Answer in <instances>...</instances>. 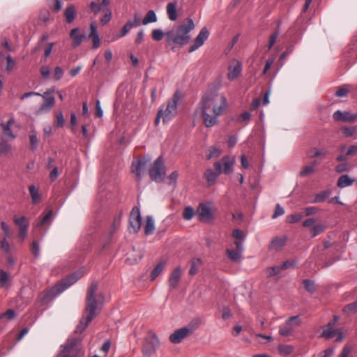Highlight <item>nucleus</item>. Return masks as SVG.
I'll use <instances>...</instances> for the list:
<instances>
[{"label": "nucleus", "instance_id": "1", "mask_svg": "<svg viewBox=\"0 0 357 357\" xmlns=\"http://www.w3.org/2000/svg\"><path fill=\"white\" fill-rule=\"evenodd\" d=\"M201 105L204 125L212 127L227 108V100L223 94L218 92V89H210L202 97Z\"/></svg>", "mask_w": 357, "mask_h": 357}, {"label": "nucleus", "instance_id": "2", "mask_svg": "<svg viewBox=\"0 0 357 357\" xmlns=\"http://www.w3.org/2000/svg\"><path fill=\"white\" fill-rule=\"evenodd\" d=\"M98 287V282L94 281L91 282L88 288L84 312L76 327L75 333L84 332L93 318L100 312V309L98 305V301L102 296L100 294L96 295Z\"/></svg>", "mask_w": 357, "mask_h": 357}, {"label": "nucleus", "instance_id": "3", "mask_svg": "<svg viewBox=\"0 0 357 357\" xmlns=\"http://www.w3.org/2000/svg\"><path fill=\"white\" fill-rule=\"evenodd\" d=\"M195 28V24L191 18H188L187 24L175 26L170 31L165 32V42L167 46L171 47L173 52L178 48L188 44L190 39V32Z\"/></svg>", "mask_w": 357, "mask_h": 357}, {"label": "nucleus", "instance_id": "4", "mask_svg": "<svg viewBox=\"0 0 357 357\" xmlns=\"http://www.w3.org/2000/svg\"><path fill=\"white\" fill-rule=\"evenodd\" d=\"M81 339L71 338L69 339L63 349L60 351L58 357H83L84 350L80 346Z\"/></svg>", "mask_w": 357, "mask_h": 357}, {"label": "nucleus", "instance_id": "5", "mask_svg": "<svg viewBox=\"0 0 357 357\" xmlns=\"http://www.w3.org/2000/svg\"><path fill=\"white\" fill-rule=\"evenodd\" d=\"M199 321L197 320L188 324L186 326L176 330L169 336V340L173 344H178L185 338L192 334L193 332L199 327Z\"/></svg>", "mask_w": 357, "mask_h": 357}, {"label": "nucleus", "instance_id": "6", "mask_svg": "<svg viewBox=\"0 0 357 357\" xmlns=\"http://www.w3.org/2000/svg\"><path fill=\"white\" fill-rule=\"evenodd\" d=\"M180 99V95L176 92L172 98L168 101L165 109H160L158 112L160 116H163V123L172 120L177 114L178 102Z\"/></svg>", "mask_w": 357, "mask_h": 357}, {"label": "nucleus", "instance_id": "7", "mask_svg": "<svg viewBox=\"0 0 357 357\" xmlns=\"http://www.w3.org/2000/svg\"><path fill=\"white\" fill-rule=\"evenodd\" d=\"M235 159L228 155L224 156L220 161L213 164L215 170L219 173L229 175L234 172Z\"/></svg>", "mask_w": 357, "mask_h": 357}, {"label": "nucleus", "instance_id": "8", "mask_svg": "<svg viewBox=\"0 0 357 357\" xmlns=\"http://www.w3.org/2000/svg\"><path fill=\"white\" fill-rule=\"evenodd\" d=\"M165 175V167L161 156L154 162L153 166L149 170V176L152 181L160 182Z\"/></svg>", "mask_w": 357, "mask_h": 357}, {"label": "nucleus", "instance_id": "9", "mask_svg": "<svg viewBox=\"0 0 357 357\" xmlns=\"http://www.w3.org/2000/svg\"><path fill=\"white\" fill-rule=\"evenodd\" d=\"M160 345V341L157 335L154 333L149 335L145 340V343L142 348L143 354L149 357L154 354Z\"/></svg>", "mask_w": 357, "mask_h": 357}, {"label": "nucleus", "instance_id": "10", "mask_svg": "<svg viewBox=\"0 0 357 357\" xmlns=\"http://www.w3.org/2000/svg\"><path fill=\"white\" fill-rule=\"evenodd\" d=\"M141 214L139 208L137 206L133 207L130 215V231L137 233L141 228Z\"/></svg>", "mask_w": 357, "mask_h": 357}, {"label": "nucleus", "instance_id": "11", "mask_svg": "<svg viewBox=\"0 0 357 357\" xmlns=\"http://www.w3.org/2000/svg\"><path fill=\"white\" fill-rule=\"evenodd\" d=\"M197 215L198 219L204 222H211L214 220V216L208 204H199L197 210Z\"/></svg>", "mask_w": 357, "mask_h": 357}, {"label": "nucleus", "instance_id": "12", "mask_svg": "<svg viewBox=\"0 0 357 357\" xmlns=\"http://www.w3.org/2000/svg\"><path fill=\"white\" fill-rule=\"evenodd\" d=\"M148 161L145 159L139 158L133 161L131 166V172L135 175L137 180L139 182L146 169Z\"/></svg>", "mask_w": 357, "mask_h": 357}, {"label": "nucleus", "instance_id": "13", "mask_svg": "<svg viewBox=\"0 0 357 357\" xmlns=\"http://www.w3.org/2000/svg\"><path fill=\"white\" fill-rule=\"evenodd\" d=\"M166 9L168 17L172 21H176L183 13V6L179 1H169Z\"/></svg>", "mask_w": 357, "mask_h": 357}, {"label": "nucleus", "instance_id": "14", "mask_svg": "<svg viewBox=\"0 0 357 357\" xmlns=\"http://www.w3.org/2000/svg\"><path fill=\"white\" fill-rule=\"evenodd\" d=\"M209 36V32L206 27H203L198 36L196 37L193 45L189 47V52H192L201 47L205 40H207Z\"/></svg>", "mask_w": 357, "mask_h": 357}, {"label": "nucleus", "instance_id": "15", "mask_svg": "<svg viewBox=\"0 0 357 357\" xmlns=\"http://www.w3.org/2000/svg\"><path fill=\"white\" fill-rule=\"evenodd\" d=\"M209 36V32L206 27H203L198 36L196 37L193 45L189 47V52H192L201 47L205 40H207Z\"/></svg>", "mask_w": 357, "mask_h": 357}, {"label": "nucleus", "instance_id": "16", "mask_svg": "<svg viewBox=\"0 0 357 357\" xmlns=\"http://www.w3.org/2000/svg\"><path fill=\"white\" fill-rule=\"evenodd\" d=\"M333 117L335 121L353 123L357 119V115L349 112L337 110L333 113Z\"/></svg>", "mask_w": 357, "mask_h": 357}, {"label": "nucleus", "instance_id": "17", "mask_svg": "<svg viewBox=\"0 0 357 357\" xmlns=\"http://www.w3.org/2000/svg\"><path fill=\"white\" fill-rule=\"evenodd\" d=\"M227 77L229 80L233 81L236 79L241 73L242 65L238 61H235L233 65L229 66Z\"/></svg>", "mask_w": 357, "mask_h": 357}, {"label": "nucleus", "instance_id": "18", "mask_svg": "<svg viewBox=\"0 0 357 357\" xmlns=\"http://www.w3.org/2000/svg\"><path fill=\"white\" fill-rule=\"evenodd\" d=\"M181 277V267L176 268L171 273L169 278V285L172 289H175Z\"/></svg>", "mask_w": 357, "mask_h": 357}, {"label": "nucleus", "instance_id": "19", "mask_svg": "<svg viewBox=\"0 0 357 357\" xmlns=\"http://www.w3.org/2000/svg\"><path fill=\"white\" fill-rule=\"evenodd\" d=\"M221 174L219 173V171L215 170V169H208L204 172V176L206 179L208 185H212L215 182L219 175Z\"/></svg>", "mask_w": 357, "mask_h": 357}, {"label": "nucleus", "instance_id": "20", "mask_svg": "<svg viewBox=\"0 0 357 357\" xmlns=\"http://www.w3.org/2000/svg\"><path fill=\"white\" fill-rule=\"evenodd\" d=\"M109 1H98V3H96L91 1L90 9L95 15H97L101 11L104 12L109 8Z\"/></svg>", "mask_w": 357, "mask_h": 357}, {"label": "nucleus", "instance_id": "21", "mask_svg": "<svg viewBox=\"0 0 357 357\" xmlns=\"http://www.w3.org/2000/svg\"><path fill=\"white\" fill-rule=\"evenodd\" d=\"M82 277V275L80 273H75L71 275H70L65 281L61 284V291H63L68 287H69L70 285L76 282L80 278Z\"/></svg>", "mask_w": 357, "mask_h": 357}, {"label": "nucleus", "instance_id": "22", "mask_svg": "<svg viewBox=\"0 0 357 357\" xmlns=\"http://www.w3.org/2000/svg\"><path fill=\"white\" fill-rule=\"evenodd\" d=\"M144 253L141 250H135V248H132V251L128 253L127 261L130 262V264L137 263L139 260H140L143 257Z\"/></svg>", "mask_w": 357, "mask_h": 357}, {"label": "nucleus", "instance_id": "23", "mask_svg": "<svg viewBox=\"0 0 357 357\" xmlns=\"http://www.w3.org/2000/svg\"><path fill=\"white\" fill-rule=\"evenodd\" d=\"M78 32H79V29L75 28L71 30L70 33V36L73 40V46L74 47L79 46L82 43L83 39L85 38L84 34H83V33L79 34Z\"/></svg>", "mask_w": 357, "mask_h": 357}, {"label": "nucleus", "instance_id": "24", "mask_svg": "<svg viewBox=\"0 0 357 357\" xmlns=\"http://www.w3.org/2000/svg\"><path fill=\"white\" fill-rule=\"evenodd\" d=\"M334 322H328L326 328L323 330L321 337L325 339H331L337 334V330L333 328Z\"/></svg>", "mask_w": 357, "mask_h": 357}, {"label": "nucleus", "instance_id": "25", "mask_svg": "<svg viewBox=\"0 0 357 357\" xmlns=\"http://www.w3.org/2000/svg\"><path fill=\"white\" fill-rule=\"evenodd\" d=\"M355 181V179L351 178L347 174L341 176L337 181V186L340 188H344L351 186Z\"/></svg>", "mask_w": 357, "mask_h": 357}, {"label": "nucleus", "instance_id": "26", "mask_svg": "<svg viewBox=\"0 0 357 357\" xmlns=\"http://www.w3.org/2000/svg\"><path fill=\"white\" fill-rule=\"evenodd\" d=\"M285 245V239L282 237H275L274 238L270 245L269 249L274 250H280L282 248V247Z\"/></svg>", "mask_w": 357, "mask_h": 357}, {"label": "nucleus", "instance_id": "27", "mask_svg": "<svg viewBox=\"0 0 357 357\" xmlns=\"http://www.w3.org/2000/svg\"><path fill=\"white\" fill-rule=\"evenodd\" d=\"M13 222L19 227V230L24 228L29 229V221L25 216H14Z\"/></svg>", "mask_w": 357, "mask_h": 357}, {"label": "nucleus", "instance_id": "28", "mask_svg": "<svg viewBox=\"0 0 357 357\" xmlns=\"http://www.w3.org/2000/svg\"><path fill=\"white\" fill-rule=\"evenodd\" d=\"M76 9L73 5H70L66 8L64 11V15L68 23H71L76 17Z\"/></svg>", "mask_w": 357, "mask_h": 357}, {"label": "nucleus", "instance_id": "29", "mask_svg": "<svg viewBox=\"0 0 357 357\" xmlns=\"http://www.w3.org/2000/svg\"><path fill=\"white\" fill-rule=\"evenodd\" d=\"M226 253L228 257L234 262L239 263L242 259V253L236 250L227 249Z\"/></svg>", "mask_w": 357, "mask_h": 357}, {"label": "nucleus", "instance_id": "30", "mask_svg": "<svg viewBox=\"0 0 357 357\" xmlns=\"http://www.w3.org/2000/svg\"><path fill=\"white\" fill-rule=\"evenodd\" d=\"M202 264V260L200 258H192L190 261V268L189 270V274L190 275H195L199 268V266Z\"/></svg>", "mask_w": 357, "mask_h": 357}, {"label": "nucleus", "instance_id": "31", "mask_svg": "<svg viewBox=\"0 0 357 357\" xmlns=\"http://www.w3.org/2000/svg\"><path fill=\"white\" fill-rule=\"evenodd\" d=\"M155 230V224L153 218L148 215L146 218V224L144 226V233L146 235H151Z\"/></svg>", "mask_w": 357, "mask_h": 357}, {"label": "nucleus", "instance_id": "32", "mask_svg": "<svg viewBox=\"0 0 357 357\" xmlns=\"http://www.w3.org/2000/svg\"><path fill=\"white\" fill-rule=\"evenodd\" d=\"M29 193L34 204H36L40 202L41 197L38 189L35 185H31L29 187Z\"/></svg>", "mask_w": 357, "mask_h": 357}, {"label": "nucleus", "instance_id": "33", "mask_svg": "<svg viewBox=\"0 0 357 357\" xmlns=\"http://www.w3.org/2000/svg\"><path fill=\"white\" fill-rule=\"evenodd\" d=\"M331 192L330 190H323L320 192L314 195V199L311 202L312 203H321L324 202L326 199H328Z\"/></svg>", "mask_w": 357, "mask_h": 357}, {"label": "nucleus", "instance_id": "34", "mask_svg": "<svg viewBox=\"0 0 357 357\" xmlns=\"http://www.w3.org/2000/svg\"><path fill=\"white\" fill-rule=\"evenodd\" d=\"M14 123V119L10 118L6 124L1 123V126L3 130V133L5 135L10 137L11 139L15 138V135L13 134L12 130L10 129V126Z\"/></svg>", "mask_w": 357, "mask_h": 357}, {"label": "nucleus", "instance_id": "35", "mask_svg": "<svg viewBox=\"0 0 357 357\" xmlns=\"http://www.w3.org/2000/svg\"><path fill=\"white\" fill-rule=\"evenodd\" d=\"M156 21L157 16L155 15V13L153 10H151L148 11V13L146 14L145 17L142 20V24L146 25L149 23L155 22Z\"/></svg>", "mask_w": 357, "mask_h": 357}, {"label": "nucleus", "instance_id": "36", "mask_svg": "<svg viewBox=\"0 0 357 357\" xmlns=\"http://www.w3.org/2000/svg\"><path fill=\"white\" fill-rule=\"evenodd\" d=\"M165 266V262L161 261L158 263L151 273V279L155 280L156 277L163 271Z\"/></svg>", "mask_w": 357, "mask_h": 357}, {"label": "nucleus", "instance_id": "37", "mask_svg": "<svg viewBox=\"0 0 357 357\" xmlns=\"http://www.w3.org/2000/svg\"><path fill=\"white\" fill-rule=\"evenodd\" d=\"M138 26V22L132 23V21H128L122 28L121 33L118 36L119 38L126 36L130 30Z\"/></svg>", "mask_w": 357, "mask_h": 357}, {"label": "nucleus", "instance_id": "38", "mask_svg": "<svg viewBox=\"0 0 357 357\" xmlns=\"http://www.w3.org/2000/svg\"><path fill=\"white\" fill-rule=\"evenodd\" d=\"M326 154V151L321 149H319L317 148L311 149L310 150L307 151V156L309 158H317L319 156L323 155Z\"/></svg>", "mask_w": 357, "mask_h": 357}, {"label": "nucleus", "instance_id": "39", "mask_svg": "<svg viewBox=\"0 0 357 357\" xmlns=\"http://www.w3.org/2000/svg\"><path fill=\"white\" fill-rule=\"evenodd\" d=\"M286 324L293 328L294 326H299L301 323V319L298 315L290 317L285 321Z\"/></svg>", "mask_w": 357, "mask_h": 357}, {"label": "nucleus", "instance_id": "40", "mask_svg": "<svg viewBox=\"0 0 357 357\" xmlns=\"http://www.w3.org/2000/svg\"><path fill=\"white\" fill-rule=\"evenodd\" d=\"M316 169H314L312 166H310V165L304 166L302 169L299 172V176L301 177H305L307 176L314 172H315Z\"/></svg>", "mask_w": 357, "mask_h": 357}, {"label": "nucleus", "instance_id": "41", "mask_svg": "<svg viewBox=\"0 0 357 357\" xmlns=\"http://www.w3.org/2000/svg\"><path fill=\"white\" fill-rule=\"evenodd\" d=\"M303 284L304 285L305 289L310 294L314 293L316 288H315V284L314 282L305 279L303 281Z\"/></svg>", "mask_w": 357, "mask_h": 357}, {"label": "nucleus", "instance_id": "42", "mask_svg": "<svg viewBox=\"0 0 357 357\" xmlns=\"http://www.w3.org/2000/svg\"><path fill=\"white\" fill-rule=\"evenodd\" d=\"M52 215V211L50 210L47 213V214L40 220H39L36 223V226L39 227H42L45 225H46V224H49L50 222Z\"/></svg>", "mask_w": 357, "mask_h": 357}, {"label": "nucleus", "instance_id": "43", "mask_svg": "<svg viewBox=\"0 0 357 357\" xmlns=\"http://www.w3.org/2000/svg\"><path fill=\"white\" fill-rule=\"evenodd\" d=\"M29 139L31 149L33 150L36 149L38 144V140L37 138V133L35 130L31 131L29 134Z\"/></svg>", "mask_w": 357, "mask_h": 357}, {"label": "nucleus", "instance_id": "44", "mask_svg": "<svg viewBox=\"0 0 357 357\" xmlns=\"http://www.w3.org/2000/svg\"><path fill=\"white\" fill-rule=\"evenodd\" d=\"M294 350V347L291 345L280 344L278 346V351L281 354L289 355Z\"/></svg>", "mask_w": 357, "mask_h": 357}, {"label": "nucleus", "instance_id": "45", "mask_svg": "<svg viewBox=\"0 0 357 357\" xmlns=\"http://www.w3.org/2000/svg\"><path fill=\"white\" fill-rule=\"evenodd\" d=\"M326 229V226L323 224H319L314 225L312 228V236L314 237L321 233H323Z\"/></svg>", "mask_w": 357, "mask_h": 357}, {"label": "nucleus", "instance_id": "46", "mask_svg": "<svg viewBox=\"0 0 357 357\" xmlns=\"http://www.w3.org/2000/svg\"><path fill=\"white\" fill-rule=\"evenodd\" d=\"M282 271L281 266H275L273 267L268 268L266 269V273L268 277H273L278 275Z\"/></svg>", "mask_w": 357, "mask_h": 357}, {"label": "nucleus", "instance_id": "47", "mask_svg": "<svg viewBox=\"0 0 357 357\" xmlns=\"http://www.w3.org/2000/svg\"><path fill=\"white\" fill-rule=\"evenodd\" d=\"M40 96H42L44 100L43 103L47 105L48 106H51L53 107V106L55 104V98L54 96L48 95V93H44Z\"/></svg>", "mask_w": 357, "mask_h": 357}, {"label": "nucleus", "instance_id": "48", "mask_svg": "<svg viewBox=\"0 0 357 357\" xmlns=\"http://www.w3.org/2000/svg\"><path fill=\"white\" fill-rule=\"evenodd\" d=\"M194 209L191 206H187L185 208L183 213V218L186 220H190L194 216Z\"/></svg>", "mask_w": 357, "mask_h": 357}, {"label": "nucleus", "instance_id": "49", "mask_svg": "<svg viewBox=\"0 0 357 357\" xmlns=\"http://www.w3.org/2000/svg\"><path fill=\"white\" fill-rule=\"evenodd\" d=\"M303 218V215H302L301 213L291 214V215H289L287 217V221L291 224L296 223V222H298Z\"/></svg>", "mask_w": 357, "mask_h": 357}, {"label": "nucleus", "instance_id": "50", "mask_svg": "<svg viewBox=\"0 0 357 357\" xmlns=\"http://www.w3.org/2000/svg\"><path fill=\"white\" fill-rule=\"evenodd\" d=\"M55 116H56V121H55L56 126L59 128L63 127V126L65 124V120L63 118V113L61 112H57L55 114Z\"/></svg>", "mask_w": 357, "mask_h": 357}, {"label": "nucleus", "instance_id": "51", "mask_svg": "<svg viewBox=\"0 0 357 357\" xmlns=\"http://www.w3.org/2000/svg\"><path fill=\"white\" fill-rule=\"evenodd\" d=\"M31 252L33 255L38 258L40 255V245L39 243L36 241H33L31 243Z\"/></svg>", "mask_w": 357, "mask_h": 357}, {"label": "nucleus", "instance_id": "52", "mask_svg": "<svg viewBox=\"0 0 357 357\" xmlns=\"http://www.w3.org/2000/svg\"><path fill=\"white\" fill-rule=\"evenodd\" d=\"M353 349L351 345L346 344L342 349L339 357H352L350 356L351 352Z\"/></svg>", "mask_w": 357, "mask_h": 357}, {"label": "nucleus", "instance_id": "53", "mask_svg": "<svg viewBox=\"0 0 357 357\" xmlns=\"http://www.w3.org/2000/svg\"><path fill=\"white\" fill-rule=\"evenodd\" d=\"M164 36H165V33H164L161 29H153L152 31V38L156 41L161 40Z\"/></svg>", "mask_w": 357, "mask_h": 357}, {"label": "nucleus", "instance_id": "54", "mask_svg": "<svg viewBox=\"0 0 357 357\" xmlns=\"http://www.w3.org/2000/svg\"><path fill=\"white\" fill-rule=\"evenodd\" d=\"M63 75V69L59 66H56L54 70L53 76H52L53 79L55 81H59L61 79Z\"/></svg>", "mask_w": 357, "mask_h": 357}, {"label": "nucleus", "instance_id": "55", "mask_svg": "<svg viewBox=\"0 0 357 357\" xmlns=\"http://www.w3.org/2000/svg\"><path fill=\"white\" fill-rule=\"evenodd\" d=\"M357 311V301L345 305L343 312L345 313L355 312Z\"/></svg>", "mask_w": 357, "mask_h": 357}, {"label": "nucleus", "instance_id": "56", "mask_svg": "<svg viewBox=\"0 0 357 357\" xmlns=\"http://www.w3.org/2000/svg\"><path fill=\"white\" fill-rule=\"evenodd\" d=\"M105 14L103 17L101 18L100 22L102 24H106L109 22L112 18V11L108 8L104 11Z\"/></svg>", "mask_w": 357, "mask_h": 357}, {"label": "nucleus", "instance_id": "57", "mask_svg": "<svg viewBox=\"0 0 357 357\" xmlns=\"http://www.w3.org/2000/svg\"><path fill=\"white\" fill-rule=\"evenodd\" d=\"M278 36H279V31H277L271 35L270 38H269L268 45V50H270L272 48L273 45L275 43Z\"/></svg>", "mask_w": 357, "mask_h": 357}, {"label": "nucleus", "instance_id": "58", "mask_svg": "<svg viewBox=\"0 0 357 357\" xmlns=\"http://www.w3.org/2000/svg\"><path fill=\"white\" fill-rule=\"evenodd\" d=\"M349 93V89L347 88V86L344 85L342 86H340L337 91L335 92V95L337 97H345Z\"/></svg>", "mask_w": 357, "mask_h": 357}, {"label": "nucleus", "instance_id": "59", "mask_svg": "<svg viewBox=\"0 0 357 357\" xmlns=\"http://www.w3.org/2000/svg\"><path fill=\"white\" fill-rule=\"evenodd\" d=\"M52 107L48 106L47 105L43 103L38 109L36 110V115H41L45 113L49 112L52 109Z\"/></svg>", "mask_w": 357, "mask_h": 357}, {"label": "nucleus", "instance_id": "60", "mask_svg": "<svg viewBox=\"0 0 357 357\" xmlns=\"http://www.w3.org/2000/svg\"><path fill=\"white\" fill-rule=\"evenodd\" d=\"M343 134L346 137H351L356 131V127H343L342 128Z\"/></svg>", "mask_w": 357, "mask_h": 357}, {"label": "nucleus", "instance_id": "61", "mask_svg": "<svg viewBox=\"0 0 357 357\" xmlns=\"http://www.w3.org/2000/svg\"><path fill=\"white\" fill-rule=\"evenodd\" d=\"M220 151L215 147H211L210 153L206 156L207 160H210L213 158L218 157L220 155Z\"/></svg>", "mask_w": 357, "mask_h": 357}, {"label": "nucleus", "instance_id": "62", "mask_svg": "<svg viewBox=\"0 0 357 357\" xmlns=\"http://www.w3.org/2000/svg\"><path fill=\"white\" fill-rule=\"evenodd\" d=\"M293 328L287 325V326L280 327L279 333L283 336H288L291 334Z\"/></svg>", "mask_w": 357, "mask_h": 357}, {"label": "nucleus", "instance_id": "63", "mask_svg": "<svg viewBox=\"0 0 357 357\" xmlns=\"http://www.w3.org/2000/svg\"><path fill=\"white\" fill-rule=\"evenodd\" d=\"M178 177V173L177 171H174L173 172L171 173V174L169 175L168 179H169V183L168 184L169 185H175L176 183V181H177V178Z\"/></svg>", "mask_w": 357, "mask_h": 357}, {"label": "nucleus", "instance_id": "64", "mask_svg": "<svg viewBox=\"0 0 357 357\" xmlns=\"http://www.w3.org/2000/svg\"><path fill=\"white\" fill-rule=\"evenodd\" d=\"M284 213V208L279 204H276L275 212L273 215H272V218L275 219L278 218V216L282 215Z\"/></svg>", "mask_w": 357, "mask_h": 357}]
</instances>
